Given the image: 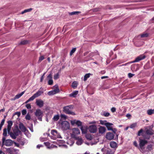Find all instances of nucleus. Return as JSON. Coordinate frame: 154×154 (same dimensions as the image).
<instances>
[{
    "instance_id": "4468645a",
    "label": "nucleus",
    "mask_w": 154,
    "mask_h": 154,
    "mask_svg": "<svg viewBox=\"0 0 154 154\" xmlns=\"http://www.w3.org/2000/svg\"><path fill=\"white\" fill-rule=\"evenodd\" d=\"M71 124L72 125L76 124L78 126H82V122L79 120L76 121L75 120H74L71 121Z\"/></svg>"
},
{
    "instance_id": "4c0bfd02",
    "label": "nucleus",
    "mask_w": 154,
    "mask_h": 154,
    "mask_svg": "<svg viewBox=\"0 0 154 154\" xmlns=\"http://www.w3.org/2000/svg\"><path fill=\"white\" fill-rule=\"evenodd\" d=\"M76 50V48H73L72 50L71 51L70 53V56H71L75 51Z\"/></svg>"
},
{
    "instance_id": "de8ad7c7",
    "label": "nucleus",
    "mask_w": 154,
    "mask_h": 154,
    "mask_svg": "<svg viewBox=\"0 0 154 154\" xmlns=\"http://www.w3.org/2000/svg\"><path fill=\"white\" fill-rule=\"evenodd\" d=\"M27 111L26 109H23L22 111V114L23 115H24L26 114Z\"/></svg>"
},
{
    "instance_id": "473e14b6",
    "label": "nucleus",
    "mask_w": 154,
    "mask_h": 154,
    "mask_svg": "<svg viewBox=\"0 0 154 154\" xmlns=\"http://www.w3.org/2000/svg\"><path fill=\"white\" fill-rule=\"evenodd\" d=\"M28 41L26 40H24L22 41H21L20 43V45H25L27 44L28 43Z\"/></svg>"
},
{
    "instance_id": "680f3d73",
    "label": "nucleus",
    "mask_w": 154,
    "mask_h": 154,
    "mask_svg": "<svg viewBox=\"0 0 154 154\" xmlns=\"http://www.w3.org/2000/svg\"><path fill=\"white\" fill-rule=\"evenodd\" d=\"M62 118H64V119H66V116L64 114H61L60 116Z\"/></svg>"
},
{
    "instance_id": "bf43d9fd",
    "label": "nucleus",
    "mask_w": 154,
    "mask_h": 154,
    "mask_svg": "<svg viewBox=\"0 0 154 154\" xmlns=\"http://www.w3.org/2000/svg\"><path fill=\"white\" fill-rule=\"evenodd\" d=\"M112 130L115 134H116V132L117 131V129L115 128H112V130Z\"/></svg>"
},
{
    "instance_id": "c756f323",
    "label": "nucleus",
    "mask_w": 154,
    "mask_h": 154,
    "mask_svg": "<svg viewBox=\"0 0 154 154\" xmlns=\"http://www.w3.org/2000/svg\"><path fill=\"white\" fill-rule=\"evenodd\" d=\"M146 134L150 135H152L154 134L153 132L152 131L149 129H147L146 131Z\"/></svg>"
},
{
    "instance_id": "4be33fe9",
    "label": "nucleus",
    "mask_w": 154,
    "mask_h": 154,
    "mask_svg": "<svg viewBox=\"0 0 154 154\" xmlns=\"http://www.w3.org/2000/svg\"><path fill=\"white\" fill-rule=\"evenodd\" d=\"M73 133L74 134H78L80 133L79 130L77 128H74L72 129Z\"/></svg>"
},
{
    "instance_id": "09e8293b",
    "label": "nucleus",
    "mask_w": 154,
    "mask_h": 154,
    "mask_svg": "<svg viewBox=\"0 0 154 154\" xmlns=\"http://www.w3.org/2000/svg\"><path fill=\"white\" fill-rule=\"evenodd\" d=\"M136 123H133L131 125L130 127L131 128H135L136 126Z\"/></svg>"
},
{
    "instance_id": "774afa93",
    "label": "nucleus",
    "mask_w": 154,
    "mask_h": 154,
    "mask_svg": "<svg viewBox=\"0 0 154 154\" xmlns=\"http://www.w3.org/2000/svg\"><path fill=\"white\" fill-rule=\"evenodd\" d=\"M96 123V121H93L91 122H90L89 124H94V123Z\"/></svg>"
},
{
    "instance_id": "5701e85b",
    "label": "nucleus",
    "mask_w": 154,
    "mask_h": 154,
    "mask_svg": "<svg viewBox=\"0 0 154 154\" xmlns=\"http://www.w3.org/2000/svg\"><path fill=\"white\" fill-rule=\"evenodd\" d=\"M51 133L53 135L57 136V137H59L58 133L57 130H52L51 131Z\"/></svg>"
},
{
    "instance_id": "ea45409f",
    "label": "nucleus",
    "mask_w": 154,
    "mask_h": 154,
    "mask_svg": "<svg viewBox=\"0 0 154 154\" xmlns=\"http://www.w3.org/2000/svg\"><path fill=\"white\" fill-rule=\"evenodd\" d=\"M44 57L43 56H42L39 57L38 62L39 63L41 62L42 60L44 59Z\"/></svg>"
},
{
    "instance_id": "052dcab7",
    "label": "nucleus",
    "mask_w": 154,
    "mask_h": 154,
    "mask_svg": "<svg viewBox=\"0 0 154 154\" xmlns=\"http://www.w3.org/2000/svg\"><path fill=\"white\" fill-rule=\"evenodd\" d=\"M15 114L17 115L18 117H19L21 113L20 112H15Z\"/></svg>"
},
{
    "instance_id": "4d7b16f0",
    "label": "nucleus",
    "mask_w": 154,
    "mask_h": 154,
    "mask_svg": "<svg viewBox=\"0 0 154 154\" xmlns=\"http://www.w3.org/2000/svg\"><path fill=\"white\" fill-rule=\"evenodd\" d=\"M93 12H97L99 10V8H94L91 10Z\"/></svg>"
},
{
    "instance_id": "39448f33",
    "label": "nucleus",
    "mask_w": 154,
    "mask_h": 154,
    "mask_svg": "<svg viewBox=\"0 0 154 154\" xmlns=\"http://www.w3.org/2000/svg\"><path fill=\"white\" fill-rule=\"evenodd\" d=\"M43 93V92L42 91L39 90L37 92L34 94L33 96H32L28 100L25 102V103H27L33 100L35 98L39 96H40Z\"/></svg>"
},
{
    "instance_id": "dca6fc26",
    "label": "nucleus",
    "mask_w": 154,
    "mask_h": 154,
    "mask_svg": "<svg viewBox=\"0 0 154 154\" xmlns=\"http://www.w3.org/2000/svg\"><path fill=\"white\" fill-rule=\"evenodd\" d=\"M19 128L21 130V131L25 132L26 131V128L22 123H20L19 124Z\"/></svg>"
},
{
    "instance_id": "e433bc0d",
    "label": "nucleus",
    "mask_w": 154,
    "mask_h": 154,
    "mask_svg": "<svg viewBox=\"0 0 154 154\" xmlns=\"http://www.w3.org/2000/svg\"><path fill=\"white\" fill-rule=\"evenodd\" d=\"M55 91L54 90L50 91L48 93V94L49 95H53L55 94Z\"/></svg>"
},
{
    "instance_id": "e2e57ef3",
    "label": "nucleus",
    "mask_w": 154,
    "mask_h": 154,
    "mask_svg": "<svg viewBox=\"0 0 154 154\" xmlns=\"http://www.w3.org/2000/svg\"><path fill=\"white\" fill-rule=\"evenodd\" d=\"M134 144L135 146L138 147V145L136 141H134Z\"/></svg>"
},
{
    "instance_id": "f704fd0d",
    "label": "nucleus",
    "mask_w": 154,
    "mask_h": 154,
    "mask_svg": "<svg viewBox=\"0 0 154 154\" xmlns=\"http://www.w3.org/2000/svg\"><path fill=\"white\" fill-rule=\"evenodd\" d=\"M81 13L80 11H74L71 12L69 13V14L71 15H73L76 14H78Z\"/></svg>"
},
{
    "instance_id": "423d86ee",
    "label": "nucleus",
    "mask_w": 154,
    "mask_h": 154,
    "mask_svg": "<svg viewBox=\"0 0 154 154\" xmlns=\"http://www.w3.org/2000/svg\"><path fill=\"white\" fill-rule=\"evenodd\" d=\"M43 93V92L42 91L39 90L37 92L34 94L33 96H32L28 100L25 102V103H27L33 100L35 98L39 96H40Z\"/></svg>"
},
{
    "instance_id": "6e6d98bb",
    "label": "nucleus",
    "mask_w": 154,
    "mask_h": 154,
    "mask_svg": "<svg viewBox=\"0 0 154 154\" xmlns=\"http://www.w3.org/2000/svg\"><path fill=\"white\" fill-rule=\"evenodd\" d=\"M111 111L112 112H116V109L115 107H113L111 109Z\"/></svg>"
},
{
    "instance_id": "a878e982",
    "label": "nucleus",
    "mask_w": 154,
    "mask_h": 154,
    "mask_svg": "<svg viewBox=\"0 0 154 154\" xmlns=\"http://www.w3.org/2000/svg\"><path fill=\"white\" fill-rule=\"evenodd\" d=\"M141 38H146L149 36V34L146 32H144L143 33L140 35Z\"/></svg>"
},
{
    "instance_id": "a211bd4d",
    "label": "nucleus",
    "mask_w": 154,
    "mask_h": 154,
    "mask_svg": "<svg viewBox=\"0 0 154 154\" xmlns=\"http://www.w3.org/2000/svg\"><path fill=\"white\" fill-rule=\"evenodd\" d=\"M74 138H75L76 140H77L76 142L77 144L81 145L83 141L81 138L80 137H75V136L74 137Z\"/></svg>"
},
{
    "instance_id": "37998d69",
    "label": "nucleus",
    "mask_w": 154,
    "mask_h": 154,
    "mask_svg": "<svg viewBox=\"0 0 154 154\" xmlns=\"http://www.w3.org/2000/svg\"><path fill=\"white\" fill-rule=\"evenodd\" d=\"M103 115L105 117H108L110 115V113L108 112H104Z\"/></svg>"
},
{
    "instance_id": "aec40b11",
    "label": "nucleus",
    "mask_w": 154,
    "mask_h": 154,
    "mask_svg": "<svg viewBox=\"0 0 154 154\" xmlns=\"http://www.w3.org/2000/svg\"><path fill=\"white\" fill-rule=\"evenodd\" d=\"M106 131V128L104 127L100 126L99 128V131L100 133L103 134Z\"/></svg>"
},
{
    "instance_id": "603ef678",
    "label": "nucleus",
    "mask_w": 154,
    "mask_h": 154,
    "mask_svg": "<svg viewBox=\"0 0 154 154\" xmlns=\"http://www.w3.org/2000/svg\"><path fill=\"white\" fill-rule=\"evenodd\" d=\"M86 137L87 139H89V140H91L92 139L91 137V136H90L89 135L87 134L86 136Z\"/></svg>"
},
{
    "instance_id": "c03bdc74",
    "label": "nucleus",
    "mask_w": 154,
    "mask_h": 154,
    "mask_svg": "<svg viewBox=\"0 0 154 154\" xmlns=\"http://www.w3.org/2000/svg\"><path fill=\"white\" fill-rule=\"evenodd\" d=\"M53 82L52 79H49L48 81V84L49 85H53Z\"/></svg>"
},
{
    "instance_id": "f03ea898",
    "label": "nucleus",
    "mask_w": 154,
    "mask_h": 154,
    "mask_svg": "<svg viewBox=\"0 0 154 154\" xmlns=\"http://www.w3.org/2000/svg\"><path fill=\"white\" fill-rule=\"evenodd\" d=\"M73 105L64 106L63 108V111L66 114L74 115H75V112L71 111V109H73Z\"/></svg>"
},
{
    "instance_id": "3c124183",
    "label": "nucleus",
    "mask_w": 154,
    "mask_h": 154,
    "mask_svg": "<svg viewBox=\"0 0 154 154\" xmlns=\"http://www.w3.org/2000/svg\"><path fill=\"white\" fill-rule=\"evenodd\" d=\"M134 74H132L131 73H129L128 74V77L129 78H131L134 75Z\"/></svg>"
},
{
    "instance_id": "338daca9",
    "label": "nucleus",
    "mask_w": 154,
    "mask_h": 154,
    "mask_svg": "<svg viewBox=\"0 0 154 154\" xmlns=\"http://www.w3.org/2000/svg\"><path fill=\"white\" fill-rule=\"evenodd\" d=\"M108 78V77L107 76H102L101 77V79H104L106 78Z\"/></svg>"
},
{
    "instance_id": "b1692460",
    "label": "nucleus",
    "mask_w": 154,
    "mask_h": 154,
    "mask_svg": "<svg viewBox=\"0 0 154 154\" xmlns=\"http://www.w3.org/2000/svg\"><path fill=\"white\" fill-rule=\"evenodd\" d=\"M111 147L112 148H115L117 147V143L114 141L111 142L110 143Z\"/></svg>"
},
{
    "instance_id": "9b49d317",
    "label": "nucleus",
    "mask_w": 154,
    "mask_h": 154,
    "mask_svg": "<svg viewBox=\"0 0 154 154\" xmlns=\"http://www.w3.org/2000/svg\"><path fill=\"white\" fill-rule=\"evenodd\" d=\"M139 146L140 148L141 149H144L143 148V146H145V145L147 144L148 143V142L147 140H145L143 139H139Z\"/></svg>"
},
{
    "instance_id": "393cba45",
    "label": "nucleus",
    "mask_w": 154,
    "mask_h": 154,
    "mask_svg": "<svg viewBox=\"0 0 154 154\" xmlns=\"http://www.w3.org/2000/svg\"><path fill=\"white\" fill-rule=\"evenodd\" d=\"M25 93V91H23L21 93L17 94L16 95L15 97L14 98V100H15L16 99H18L20 97Z\"/></svg>"
},
{
    "instance_id": "cd10ccee",
    "label": "nucleus",
    "mask_w": 154,
    "mask_h": 154,
    "mask_svg": "<svg viewBox=\"0 0 154 154\" xmlns=\"http://www.w3.org/2000/svg\"><path fill=\"white\" fill-rule=\"evenodd\" d=\"M78 85V82L76 81H74L72 84V87L73 88L75 89L77 88Z\"/></svg>"
},
{
    "instance_id": "a18cd8bd",
    "label": "nucleus",
    "mask_w": 154,
    "mask_h": 154,
    "mask_svg": "<svg viewBox=\"0 0 154 154\" xmlns=\"http://www.w3.org/2000/svg\"><path fill=\"white\" fill-rule=\"evenodd\" d=\"M47 79H52V75L50 73L47 76Z\"/></svg>"
},
{
    "instance_id": "13d9d810",
    "label": "nucleus",
    "mask_w": 154,
    "mask_h": 154,
    "mask_svg": "<svg viewBox=\"0 0 154 154\" xmlns=\"http://www.w3.org/2000/svg\"><path fill=\"white\" fill-rule=\"evenodd\" d=\"M5 119H2L1 122V123L0 124V125H1L3 126L4 123L5 122Z\"/></svg>"
},
{
    "instance_id": "1a4fd4ad",
    "label": "nucleus",
    "mask_w": 154,
    "mask_h": 154,
    "mask_svg": "<svg viewBox=\"0 0 154 154\" xmlns=\"http://www.w3.org/2000/svg\"><path fill=\"white\" fill-rule=\"evenodd\" d=\"M61 126L63 130H66L69 128V123L67 121L63 122L61 123Z\"/></svg>"
},
{
    "instance_id": "7c9ffc66",
    "label": "nucleus",
    "mask_w": 154,
    "mask_h": 154,
    "mask_svg": "<svg viewBox=\"0 0 154 154\" xmlns=\"http://www.w3.org/2000/svg\"><path fill=\"white\" fill-rule=\"evenodd\" d=\"M147 113L149 115H151L154 113V109H149L147 111Z\"/></svg>"
},
{
    "instance_id": "ddd939ff",
    "label": "nucleus",
    "mask_w": 154,
    "mask_h": 154,
    "mask_svg": "<svg viewBox=\"0 0 154 154\" xmlns=\"http://www.w3.org/2000/svg\"><path fill=\"white\" fill-rule=\"evenodd\" d=\"M35 103L38 107L41 108L43 106L44 103L43 101L41 99L36 100Z\"/></svg>"
},
{
    "instance_id": "79ce46f5",
    "label": "nucleus",
    "mask_w": 154,
    "mask_h": 154,
    "mask_svg": "<svg viewBox=\"0 0 154 154\" xmlns=\"http://www.w3.org/2000/svg\"><path fill=\"white\" fill-rule=\"evenodd\" d=\"M81 129L82 131V134H86L87 133V131L86 130H85L83 129V126H82L81 127Z\"/></svg>"
},
{
    "instance_id": "864d4df0",
    "label": "nucleus",
    "mask_w": 154,
    "mask_h": 154,
    "mask_svg": "<svg viewBox=\"0 0 154 154\" xmlns=\"http://www.w3.org/2000/svg\"><path fill=\"white\" fill-rule=\"evenodd\" d=\"M54 91H55V94L59 92V89L58 87L56 88L54 90Z\"/></svg>"
},
{
    "instance_id": "49530a36",
    "label": "nucleus",
    "mask_w": 154,
    "mask_h": 154,
    "mask_svg": "<svg viewBox=\"0 0 154 154\" xmlns=\"http://www.w3.org/2000/svg\"><path fill=\"white\" fill-rule=\"evenodd\" d=\"M143 132V130L142 129H140L138 132L137 135L138 136L141 135V134Z\"/></svg>"
},
{
    "instance_id": "f3484780",
    "label": "nucleus",
    "mask_w": 154,
    "mask_h": 154,
    "mask_svg": "<svg viewBox=\"0 0 154 154\" xmlns=\"http://www.w3.org/2000/svg\"><path fill=\"white\" fill-rule=\"evenodd\" d=\"M13 144V141L10 139L5 140L4 145L6 146H10Z\"/></svg>"
},
{
    "instance_id": "8fccbe9b",
    "label": "nucleus",
    "mask_w": 154,
    "mask_h": 154,
    "mask_svg": "<svg viewBox=\"0 0 154 154\" xmlns=\"http://www.w3.org/2000/svg\"><path fill=\"white\" fill-rule=\"evenodd\" d=\"M26 107L27 108V109H30L31 108V105L30 104H27L26 105Z\"/></svg>"
},
{
    "instance_id": "6ab92c4d",
    "label": "nucleus",
    "mask_w": 154,
    "mask_h": 154,
    "mask_svg": "<svg viewBox=\"0 0 154 154\" xmlns=\"http://www.w3.org/2000/svg\"><path fill=\"white\" fill-rule=\"evenodd\" d=\"M8 125L7 127V130L8 132H9L11 131V127L13 125V123L12 121L9 120L8 122Z\"/></svg>"
},
{
    "instance_id": "0e129e2a",
    "label": "nucleus",
    "mask_w": 154,
    "mask_h": 154,
    "mask_svg": "<svg viewBox=\"0 0 154 154\" xmlns=\"http://www.w3.org/2000/svg\"><path fill=\"white\" fill-rule=\"evenodd\" d=\"M94 56V53H91L89 54V57H92Z\"/></svg>"
},
{
    "instance_id": "20e7f679",
    "label": "nucleus",
    "mask_w": 154,
    "mask_h": 154,
    "mask_svg": "<svg viewBox=\"0 0 154 154\" xmlns=\"http://www.w3.org/2000/svg\"><path fill=\"white\" fill-rule=\"evenodd\" d=\"M43 93V92L42 91L39 90L37 92L34 94L33 96H32L28 100L25 102V103H27L33 100L35 98L39 96H40Z\"/></svg>"
},
{
    "instance_id": "5fc2aeb1",
    "label": "nucleus",
    "mask_w": 154,
    "mask_h": 154,
    "mask_svg": "<svg viewBox=\"0 0 154 154\" xmlns=\"http://www.w3.org/2000/svg\"><path fill=\"white\" fill-rule=\"evenodd\" d=\"M45 74V73H44L43 75L42 76L40 79V82H42L44 78V75Z\"/></svg>"
},
{
    "instance_id": "a19ab883",
    "label": "nucleus",
    "mask_w": 154,
    "mask_h": 154,
    "mask_svg": "<svg viewBox=\"0 0 154 154\" xmlns=\"http://www.w3.org/2000/svg\"><path fill=\"white\" fill-rule=\"evenodd\" d=\"M54 79L55 80H57L59 78V74L58 73H57L54 75Z\"/></svg>"
},
{
    "instance_id": "58836bf2",
    "label": "nucleus",
    "mask_w": 154,
    "mask_h": 154,
    "mask_svg": "<svg viewBox=\"0 0 154 154\" xmlns=\"http://www.w3.org/2000/svg\"><path fill=\"white\" fill-rule=\"evenodd\" d=\"M25 119L27 120H30L31 119V116L29 113H28L26 116Z\"/></svg>"
},
{
    "instance_id": "2f4dec72",
    "label": "nucleus",
    "mask_w": 154,
    "mask_h": 154,
    "mask_svg": "<svg viewBox=\"0 0 154 154\" xmlns=\"http://www.w3.org/2000/svg\"><path fill=\"white\" fill-rule=\"evenodd\" d=\"M91 75L90 73H88L84 76V80L85 81L87 80L88 78H89L90 76V75Z\"/></svg>"
},
{
    "instance_id": "c9c22d12",
    "label": "nucleus",
    "mask_w": 154,
    "mask_h": 154,
    "mask_svg": "<svg viewBox=\"0 0 154 154\" xmlns=\"http://www.w3.org/2000/svg\"><path fill=\"white\" fill-rule=\"evenodd\" d=\"M100 123L102 125H104L106 126V124L107 122V121L106 120H100Z\"/></svg>"
},
{
    "instance_id": "f8f14e48",
    "label": "nucleus",
    "mask_w": 154,
    "mask_h": 154,
    "mask_svg": "<svg viewBox=\"0 0 154 154\" xmlns=\"http://www.w3.org/2000/svg\"><path fill=\"white\" fill-rule=\"evenodd\" d=\"M7 129L6 128H5L3 129V135L4 137H3L2 138V146L4 145V143L5 142L6 139L5 137L7 136Z\"/></svg>"
},
{
    "instance_id": "bb28decb",
    "label": "nucleus",
    "mask_w": 154,
    "mask_h": 154,
    "mask_svg": "<svg viewBox=\"0 0 154 154\" xmlns=\"http://www.w3.org/2000/svg\"><path fill=\"white\" fill-rule=\"evenodd\" d=\"M78 91H73L72 93L69 94L70 97H76V95L78 94Z\"/></svg>"
},
{
    "instance_id": "72a5a7b5",
    "label": "nucleus",
    "mask_w": 154,
    "mask_h": 154,
    "mask_svg": "<svg viewBox=\"0 0 154 154\" xmlns=\"http://www.w3.org/2000/svg\"><path fill=\"white\" fill-rule=\"evenodd\" d=\"M32 10V8H29L28 9H27L24 10L23 11L21 12V14H23L25 13H26L28 12H30Z\"/></svg>"
},
{
    "instance_id": "f257e3e1",
    "label": "nucleus",
    "mask_w": 154,
    "mask_h": 154,
    "mask_svg": "<svg viewBox=\"0 0 154 154\" xmlns=\"http://www.w3.org/2000/svg\"><path fill=\"white\" fill-rule=\"evenodd\" d=\"M8 132L11 138L14 139H16L17 136L22 134L21 131L19 130L17 126H16L13 130V132L10 131Z\"/></svg>"
},
{
    "instance_id": "2eb2a0df",
    "label": "nucleus",
    "mask_w": 154,
    "mask_h": 154,
    "mask_svg": "<svg viewBox=\"0 0 154 154\" xmlns=\"http://www.w3.org/2000/svg\"><path fill=\"white\" fill-rule=\"evenodd\" d=\"M114 135L113 133L108 132L106 133V137L108 140H111L114 138Z\"/></svg>"
},
{
    "instance_id": "69168bd1",
    "label": "nucleus",
    "mask_w": 154,
    "mask_h": 154,
    "mask_svg": "<svg viewBox=\"0 0 154 154\" xmlns=\"http://www.w3.org/2000/svg\"><path fill=\"white\" fill-rule=\"evenodd\" d=\"M89 53V52H86L84 53V56L87 55Z\"/></svg>"
},
{
    "instance_id": "412c9836",
    "label": "nucleus",
    "mask_w": 154,
    "mask_h": 154,
    "mask_svg": "<svg viewBox=\"0 0 154 154\" xmlns=\"http://www.w3.org/2000/svg\"><path fill=\"white\" fill-rule=\"evenodd\" d=\"M113 124L112 123L107 122L106 123V126L107 127L108 130H111L112 129V127L111 126Z\"/></svg>"
},
{
    "instance_id": "0eeeda50",
    "label": "nucleus",
    "mask_w": 154,
    "mask_h": 154,
    "mask_svg": "<svg viewBox=\"0 0 154 154\" xmlns=\"http://www.w3.org/2000/svg\"><path fill=\"white\" fill-rule=\"evenodd\" d=\"M43 113L40 109H38L36 110L35 112V115L37 117L38 119L40 121H42V117Z\"/></svg>"
},
{
    "instance_id": "9d476101",
    "label": "nucleus",
    "mask_w": 154,
    "mask_h": 154,
    "mask_svg": "<svg viewBox=\"0 0 154 154\" xmlns=\"http://www.w3.org/2000/svg\"><path fill=\"white\" fill-rule=\"evenodd\" d=\"M88 130L91 133H95L97 131V127L95 125H90L88 127Z\"/></svg>"
},
{
    "instance_id": "c85d7f7f",
    "label": "nucleus",
    "mask_w": 154,
    "mask_h": 154,
    "mask_svg": "<svg viewBox=\"0 0 154 154\" xmlns=\"http://www.w3.org/2000/svg\"><path fill=\"white\" fill-rule=\"evenodd\" d=\"M60 116L59 114L55 115L53 118V120L54 121H57L59 119Z\"/></svg>"
},
{
    "instance_id": "6e6552de",
    "label": "nucleus",
    "mask_w": 154,
    "mask_h": 154,
    "mask_svg": "<svg viewBox=\"0 0 154 154\" xmlns=\"http://www.w3.org/2000/svg\"><path fill=\"white\" fill-rule=\"evenodd\" d=\"M146 57V56L144 54H141L137 57L135 59L132 61L131 63L138 62L140 60H143Z\"/></svg>"
},
{
    "instance_id": "7ed1b4c3",
    "label": "nucleus",
    "mask_w": 154,
    "mask_h": 154,
    "mask_svg": "<svg viewBox=\"0 0 154 154\" xmlns=\"http://www.w3.org/2000/svg\"><path fill=\"white\" fill-rule=\"evenodd\" d=\"M43 93V92L42 91L39 90L37 92L34 94L33 96H32L28 100L25 102V103H27L33 100L35 98L39 96H40Z\"/></svg>"
}]
</instances>
